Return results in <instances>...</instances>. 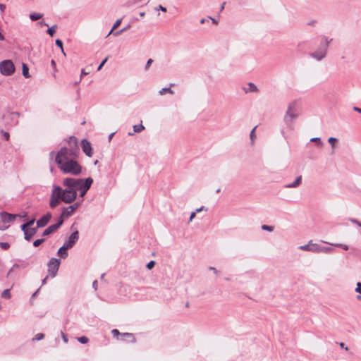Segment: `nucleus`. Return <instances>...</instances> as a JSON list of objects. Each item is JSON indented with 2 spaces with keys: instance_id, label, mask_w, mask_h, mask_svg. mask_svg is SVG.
<instances>
[{
  "instance_id": "nucleus-2",
  "label": "nucleus",
  "mask_w": 361,
  "mask_h": 361,
  "mask_svg": "<svg viewBox=\"0 0 361 361\" xmlns=\"http://www.w3.org/2000/svg\"><path fill=\"white\" fill-rule=\"evenodd\" d=\"M70 148L63 147L58 152L55 161L59 169L65 174L77 176L81 173L82 167L77 161L79 148L75 137H70Z\"/></svg>"
},
{
  "instance_id": "nucleus-37",
  "label": "nucleus",
  "mask_w": 361,
  "mask_h": 361,
  "mask_svg": "<svg viewBox=\"0 0 361 361\" xmlns=\"http://www.w3.org/2000/svg\"><path fill=\"white\" fill-rule=\"evenodd\" d=\"M262 229L264 230V231H267L271 232V231H274V227L271 226H267V225H262Z\"/></svg>"
},
{
  "instance_id": "nucleus-40",
  "label": "nucleus",
  "mask_w": 361,
  "mask_h": 361,
  "mask_svg": "<svg viewBox=\"0 0 361 361\" xmlns=\"http://www.w3.org/2000/svg\"><path fill=\"white\" fill-rule=\"evenodd\" d=\"M351 223L353 224H355L356 225H357L359 227L361 228V222L359 221L358 220L355 219H353V218H349L348 219Z\"/></svg>"
},
{
  "instance_id": "nucleus-14",
  "label": "nucleus",
  "mask_w": 361,
  "mask_h": 361,
  "mask_svg": "<svg viewBox=\"0 0 361 361\" xmlns=\"http://www.w3.org/2000/svg\"><path fill=\"white\" fill-rule=\"evenodd\" d=\"M301 182H302V176H299L295 178V180L293 183L286 185L285 188H297L301 184Z\"/></svg>"
},
{
  "instance_id": "nucleus-59",
  "label": "nucleus",
  "mask_w": 361,
  "mask_h": 361,
  "mask_svg": "<svg viewBox=\"0 0 361 361\" xmlns=\"http://www.w3.org/2000/svg\"><path fill=\"white\" fill-rule=\"evenodd\" d=\"M209 269L212 270V271H214V273L217 274V270L214 267H209Z\"/></svg>"
},
{
  "instance_id": "nucleus-29",
  "label": "nucleus",
  "mask_w": 361,
  "mask_h": 361,
  "mask_svg": "<svg viewBox=\"0 0 361 361\" xmlns=\"http://www.w3.org/2000/svg\"><path fill=\"white\" fill-rule=\"evenodd\" d=\"M331 245L334 247H341L344 250H348L349 249V247L348 245L343 244V243H334V244H331Z\"/></svg>"
},
{
  "instance_id": "nucleus-10",
  "label": "nucleus",
  "mask_w": 361,
  "mask_h": 361,
  "mask_svg": "<svg viewBox=\"0 0 361 361\" xmlns=\"http://www.w3.org/2000/svg\"><path fill=\"white\" fill-rule=\"evenodd\" d=\"M63 219H59L56 224H52V225L49 226L48 228H47L44 231L42 235L46 236V235L51 234V233H53L54 231L57 230L63 224Z\"/></svg>"
},
{
  "instance_id": "nucleus-35",
  "label": "nucleus",
  "mask_w": 361,
  "mask_h": 361,
  "mask_svg": "<svg viewBox=\"0 0 361 361\" xmlns=\"http://www.w3.org/2000/svg\"><path fill=\"white\" fill-rule=\"evenodd\" d=\"M56 45L57 47H59L61 49V51L63 53V54H65L64 51H63V42H62V41L61 39H57L56 40Z\"/></svg>"
},
{
  "instance_id": "nucleus-31",
  "label": "nucleus",
  "mask_w": 361,
  "mask_h": 361,
  "mask_svg": "<svg viewBox=\"0 0 361 361\" xmlns=\"http://www.w3.org/2000/svg\"><path fill=\"white\" fill-rule=\"evenodd\" d=\"M44 338V334L42 333H39L36 334V336L32 338L33 341H37L42 340Z\"/></svg>"
},
{
  "instance_id": "nucleus-22",
  "label": "nucleus",
  "mask_w": 361,
  "mask_h": 361,
  "mask_svg": "<svg viewBox=\"0 0 361 361\" xmlns=\"http://www.w3.org/2000/svg\"><path fill=\"white\" fill-rule=\"evenodd\" d=\"M42 16H43L42 14L39 13H32L30 14V18L32 21H35V20H37L42 18Z\"/></svg>"
},
{
  "instance_id": "nucleus-45",
  "label": "nucleus",
  "mask_w": 361,
  "mask_h": 361,
  "mask_svg": "<svg viewBox=\"0 0 361 361\" xmlns=\"http://www.w3.org/2000/svg\"><path fill=\"white\" fill-rule=\"evenodd\" d=\"M121 19H118L116 20V22L114 23V25H113V29H116L117 28L121 23Z\"/></svg>"
},
{
  "instance_id": "nucleus-13",
  "label": "nucleus",
  "mask_w": 361,
  "mask_h": 361,
  "mask_svg": "<svg viewBox=\"0 0 361 361\" xmlns=\"http://www.w3.org/2000/svg\"><path fill=\"white\" fill-rule=\"evenodd\" d=\"M297 102L293 101L288 104V108L286 113H299L297 108Z\"/></svg>"
},
{
  "instance_id": "nucleus-42",
  "label": "nucleus",
  "mask_w": 361,
  "mask_h": 361,
  "mask_svg": "<svg viewBox=\"0 0 361 361\" xmlns=\"http://www.w3.org/2000/svg\"><path fill=\"white\" fill-rule=\"evenodd\" d=\"M152 63H153V60L152 59H148V61L146 63L145 70L147 71L149 68V67Z\"/></svg>"
},
{
  "instance_id": "nucleus-5",
  "label": "nucleus",
  "mask_w": 361,
  "mask_h": 361,
  "mask_svg": "<svg viewBox=\"0 0 361 361\" xmlns=\"http://www.w3.org/2000/svg\"><path fill=\"white\" fill-rule=\"evenodd\" d=\"M61 260L57 258H51L47 266L48 272L52 276L55 277L60 266Z\"/></svg>"
},
{
  "instance_id": "nucleus-12",
  "label": "nucleus",
  "mask_w": 361,
  "mask_h": 361,
  "mask_svg": "<svg viewBox=\"0 0 361 361\" xmlns=\"http://www.w3.org/2000/svg\"><path fill=\"white\" fill-rule=\"evenodd\" d=\"M1 218L4 223H10L15 220L16 215L11 214L6 212H2L1 214Z\"/></svg>"
},
{
  "instance_id": "nucleus-57",
  "label": "nucleus",
  "mask_w": 361,
  "mask_h": 361,
  "mask_svg": "<svg viewBox=\"0 0 361 361\" xmlns=\"http://www.w3.org/2000/svg\"><path fill=\"white\" fill-rule=\"evenodd\" d=\"M353 110L361 114V108L355 106V107H353Z\"/></svg>"
},
{
  "instance_id": "nucleus-47",
  "label": "nucleus",
  "mask_w": 361,
  "mask_h": 361,
  "mask_svg": "<svg viewBox=\"0 0 361 361\" xmlns=\"http://www.w3.org/2000/svg\"><path fill=\"white\" fill-rule=\"evenodd\" d=\"M127 29V27H125V28L121 29L120 30L116 31L114 35H121L123 31H125Z\"/></svg>"
},
{
  "instance_id": "nucleus-26",
  "label": "nucleus",
  "mask_w": 361,
  "mask_h": 361,
  "mask_svg": "<svg viewBox=\"0 0 361 361\" xmlns=\"http://www.w3.org/2000/svg\"><path fill=\"white\" fill-rule=\"evenodd\" d=\"M328 142L331 144L333 152H334V149L336 147V143L337 142V138L331 137L329 138Z\"/></svg>"
},
{
  "instance_id": "nucleus-38",
  "label": "nucleus",
  "mask_w": 361,
  "mask_h": 361,
  "mask_svg": "<svg viewBox=\"0 0 361 361\" xmlns=\"http://www.w3.org/2000/svg\"><path fill=\"white\" fill-rule=\"evenodd\" d=\"M0 133L2 135V136L4 137L5 140H9L10 135L8 132H6V131H4L3 130H1L0 131Z\"/></svg>"
},
{
  "instance_id": "nucleus-21",
  "label": "nucleus",
  "mask_w": 361,
  "mask_h": 361,
  "mask_svg": "<svg viewBox=\"0 0 361 361\" xmlns=\"http://www.w3.org/2000/svg\"><path fill=\"white\" fill-rule=\"evenodd\" d=\"M166 93L173 94H174V92L173 90H171V87L162 88L161 90L159 91V95H164Z\"/></svg>"
},
{
  "instance_id": "nucleus-30",
  "label": "nucleus",
  "mask_w": 361,
  "mask_h": 361,
  "mask_svg": "<svg viewBox=\"0 0 361 361\" xmlns=\"http://www.w3.org/2000/svg\"><path fill=\"white\" fill-rule=\"evenodd\" d=\"M310 142H316L318 146H322L323 145L320 137H312L310 139Z\"/></svg>"
},
{
  "instance_id": "nucleus-39",
  "label": "nucleus",
  "mask_w": 361,
  "mask_h": 361,
  "mask_svg": "<svg viewBox=\"0 0 361 361\" xmlns=\"http://www.w3.org/2000/svg\"><path fill=\"white\" fill-rule=\"evenodd\" d=\"M256 128L257 127L255 126L254 128H252V130H251V132L250 133V139H251L252 142L254 141V140H255V138L256 137V135H255V129H256Z\"/></svg>"
},
{
  "instance_id": "nucleus-25",
  "label": "nucleus",
  "mask_w": 361,
  "mask_h": 361,
  "mask_svg": "<svg viewBox=\"0 0 361 361\" xmlns=\"http://www.w3.org/2000/svg\"><path fill=\"white\" fill-rule=\"evenodd\" d=\"M356 286L357 287L355 288V291L360 294V295L357 296V300H361V282L357 283Z\"/></svg>"
},
{
  "instance_id": "nucleus-64",
  "label": "nucleus",
  "mask_w": 361,
  "mask_h": 361,
  "mask_svg": "<svg viewBox=\"0 0 361 361\" xmlns=\"http://www.w3.org/2000/svg\"><path fill=\"white\" fill-rule=\"evenodd\" d=\"M225 4H226V2H224V3L222 4V5H221V8H220V10H221V11H222V10L224 8V6H225Z\"/></svg>"
},
{
  "instance_id": "nucleus-17",
  "label": "nucleus",
  "mask_w": 361,
  "mask_h": 361,
  "mask_svg": "<svg viewBox=\"0 0 361 361\" xmlns=\"http://www.w3.org/2000/svg\"><path fill=\"white\" fill-rule=\"evenodd\" d=\"M283 121L289 130H292L294 129V120H292V119L289 118L288 117L284 116Z\"/></svg>"
},
{
  "instance_id": "nucleus-6",
  "label": "nucleus",
  "mask_w": 361,
  "mask_h": 361,
  "mask_svg": "<svg viewBox=\"0 0 361 361\" xmlns=\"http://www.w3.org/2000/svg\"><path fill=\"white\" fill-rule=\"evenodd\" d=\"M299 249L304 251L319 253V245L312 243V240H310L307 244L300 246Z\"/></svg>"
},
{
  "instance_id": "nucleus-24",
  "label": "nucleus",
  "mask_w": 361,
  "mask_h": 361,
  "mask_svg": "<svg viewBox=\"0 0 361 361\" xmlns=\"http://www.w3.org/2000/svg\"><path fill=\"white\" fill-rule=\"evenodd\" d=\"M144 129H145V127L142 126V124H138V125L133 126L134 133H140Z\"/></svg>"
},
{
  "instance_id": "nucleus-4",
  "label": "nucleus",
  "mask_w": 361,
  "mask_h": 361,
  "mask_svg": "<svg viewBox=\"0 0 361 361\" xmlns=\"http://www.w3.org/2000/svg\"><path fill=\"white\" fill-rule=\"evenodd\" d=\"M15 72V66L11 60H4L0 62V73L3 75L9 76Z\"/></svg>"
},
{
  "instance_id": "nucleus-1",
  "label": "nucleus",
  "mask_w": 361,
  "mask_h": 361,
  "mask_svg": "<svg viewBox=\"0 0 361 361\" xmlns=\"http://www.w3.org/2000/svg\"><path fill=\"white\" fill-rule=\"evenodd\" d=\"M93 179L90 177L82 178H66L63 180V185L66 187L63 189L59 185H54L51 195L49 206L55 208L61 202L70 204L75 201L77 197V190L80 191V197H83L90 188Z\"/></svg>"
},
{
  "instance_id": "nucleus-63",
  "label": "nucleus",
  "mask_w": 361,
  "mask_h": 361,
  "mask_svg": "<svg viewBox=\"0 0 361 361\" xmlns=\"http://www.w3.org/2000/svg\"><path fill=\"white\" fill-rule=\"evenodd\" d=\"M281 134H282L283 137L284 138H286V133H285L284 130H281Z\"/></svg>"
},
{
  "instance_id": "nucleus-16",
  "label": "nucleus",
  "mask_w": 361,
  "mask_h": 361,
  "mask_svg": "<svg viewBox=\"0 0 361 361\" xmlns=\"http://www.w3.org/2000/svg\"><path fill=\"white\" fill-rule=\"evenodd\" d=\"M68 249V248L66 247V245L63 244V245L59 249V250L57 252L58 255L60 256L63 259H66L68 256V252H67Z\"/></svg>"
},
{
  "instance_id": "nucleus-32",
  "label": "nucleus",
  "mask_w": 361,
  "mask_h": 361,
  "mask_svg": "<svg viewBox=\"0 0 361 361\" xmlns=\"http://www.w3.org/2000/svg\"><path fill=\"white\" fill-rule=\"evenodd\" d=\"M57 26L56 25H54L51 26V27L48 28L47 33L49 34L51 36H53L54 34L56 32V29Z\"/></svg>"
},
{
  "instance_id": "nucleus-28",
  "label": "nucleus",
  "mask_w": 361,
  "mask_h": 361,
  "mask_svg": "<svg viewBox=\"0 0 361 361\" xmlns=\"http://www.w3.org/2000/svg\"><path fill=\"white\" fill-rule=\"evenodd\" d=\"M284 116L288 117L292 120H295L299 116V113H286Z\"/></svg>"
},
{
  "instance_id": "nucleus-19",
  "label": "nucleus",
  "mask_w": 361,
  "mask_h": 361,
  "mask_svg": "<svg viewBox=\"0 0 361 361\" xmlns=\"http://www.w3.org/2000/svg\"><path fill=\"white\" fill-rule=\"evenodd\" d=\"M22 73L25 78H29L30 77L29 68L25 63H23L22 65Z\"/></svg>"
},
{
  "instance_id": "nucleus-7",
  "label": "nucleus",
  "mask_w": 361,
  "mask_h": 361,
  "mask_svg": "<svg viewBox=\"0 0 361 361\" xmlns=\"http://www.w3.org/2000/svg\"><path fill=\"white\" fill-rule=\"evenodd\" d=\"M79 205L80 204L76 202L72 205L68 206V207L64 208L62 211L60 219H63V217L71 216L74 211L78 208Z\"/></svg>"
},
{
  "instance_id": "nucleus-36",
  "label": "nucleus",
  "mask_w": 361,
  "mask_h": 361,
  "mask_svg": "<svg viewBox=\"0 0 361 361\" xmlns=\"http://www.w3.org/2000/svg\"><path fill=\"white\" fill-rule=\"evenodd\" d=\"M10 247V245L8 243L6 242H1L0 243V247L3 250H7Z\"/></svg>"
},
{
  "instance_id": "nucleus-60",
  "label": "nucleus",
  "mask_w": 361,
  "mask_h": 361,
  "mask_svg": "<svg viewBox=\"0 0 361 361\" xmlns=\"http://www.w3.org/2000/svg\"><path fill=\"white\" fill-rule=\"evenodd\" d=\"M47 278L48 276L45 277L43 280H42V285H44L46 283H47Z\"/></svg>"
},
{
  "instance_id": "nucleus-52",
  "label": "nucleus",
  "mask_w": 361,
  "mask_h": 361,
  "mask_svg": "<svg viewBox=\"0 0 361 361\" xmlns=\"http://www.w3.org/2000/svg\"><path fill=\"white\" fill-rule=\"evenodd\" d=\"M157 9V10H161L163 12H166V8L162 6L161 5H159Z\"/></svg>"
},
{
  "instance_id": "nucleus-58",
  "label": "nucleus",
  "mask_w": 361,
  "mask_h": 361,
  "mask_svg": "<svg viewBox=\"0 0 361 361\" xmlns=\"http://www.w3.org/2000/svg\"><path fill=\"white\" fill-rule=\"evenodd\" d=\"M340 346L343 348H344L345 350H348V348L347 346H345V344L343 343H340Z\"/></svg>"
},
{
  "instance_id": "nucleus-33",
  "label": "nucleus",
  "mask_w": 361,
  "mask_h": 361,
  "mask_svg": "<svg viewBox=\"0 0 361 361\" xmlns=\"http://www.w3.org/2000/svg\"><path fill=\"white\" fill-rule=\"evenodd\" d=\"M78 341L80 343L85 344V343H87L88 342L89 339L86 336H81V337L78 338Z\"/></svg>"
},
{
  "instance_id": "nucleus-34",
  "label": "nucleus",
  "mask_w": 361,
  "mask_h": 361,
  "mask_svg": "<svg viewBox=\"0 0 361 361\" xmlns=\"http://www.w3.org/2000/svg\"><path fill=\"white\" fill-rule=\"evenodd\" d=\"M44 238H40V239H37L35 240L34 242H33V245L35 247H38L42 243H44Z\"/></svg>"
},
{
  "instance_id": "nucleus-23",
  "label": "nucleus",
  "mask_w": 361,
  "mask_h": 361,
  "mask_svg": "<svg viewBox=\"0 0 361 361\" xmlns=\"http://www.w3.org/2000/svg\"><path fill=\"white\" fill-rule=\"evenodd\" d=\"M121 336L125 338H129L131 339V341L133 343H135V338L134 337L133 334H131V333H123L121 334Z\"/></svg>"
},
{
  "instance_id": "nucleus-9",
  "label": "nucleus",
  "mask_w": 361,
  "mask_h": 361,
  "mask_svg": "<svg viewBox=\"0 0 361 361\" xmlns=\"http://www.w3.org/2000/svg\"><path fill=\"white\" fill-rule=\"evenodd\" d=\"M78 238H79L78 231H75L73 233H71V235L69 236L68 240L65 242L64 245H66V247L70 249L74 246V245L78 240Z\"/></svg>"
},
{
  "instance_id": "nucleus-18",
  "label": "nucleus",
  "mask_w": 361,
  "mask_h": 361,
  "mask_svg": "<svg viewBox=\"0 0 361 361\" xmlns=\"http://www.w3.org/2000/svg\"><path fill=\"white\" fill-rule=\"evenodd\" d=\"M248 86H249L248 89L244 88V91L245 92H257L258 91L257 86L254 83L249 82Z\"/></svg>"
},
{
  "instance_id": "nucleus-55",
  "label": "nucleus",
  "mask_w": 361,
  "mask_h": 361,
  "mask_svg": "<svg viewBox=\"0 0 361 361\" xmlns=\"http://www.w3.org/2000/svg\"><path fill=\"white\" fill-rule=\"evenodd\" d=\"M87 74H89L88 72H86L84 69H82L80 78H82L84 75H86Z\"/></svg>"
},
{
  "instance_id": "nucleus-56",
  "label": "nucleus",
  "mask_w": 361,
  "mask_h": 361,
  "mask_svg": "<svg viewBox=\"0 0 361 361\" xmlns=\"http://www.w3.org/2000/svg\"><path fill=\"white\" fill-rule=\"evenodd\" d=\"M92 286L94 288V290H97V281L95 280L93 281L92 283Z\"/></svg>"
},
{
  "instance_id": "nucleus-41",
  "label": "nucleus",
  "mask_w": 361,
  "mask_h": 361,
  "mask_svg": "<svg viewBox=\"0 0 361 361\" xmlns=\"http://www.w3.org/2000/svg\"><path fill=\"white\" fill-rule=\"evenodd\" d=\"M154 265H155V261L152 260L147 264L146 267L148 269H152L154 267Z\"/></svg>"
},
{
  "instance_id": "nucleus-8",
  "label": "nucleus",
  "mask_w": 361,
  "mask_h": 361,
  "mask_svg": "<svg viewBox=\"0 0 361 361\" xmlns=\"http://www.w3.org/2000/svg\"><path fill=\"white\" fill-rule=\"evenodd\" d=\"M81 146H82L83 152L87 157H91L93 154V149H92L90 142L87 140L83 139L81 141Z\"/></svg>"
},
{
  "instance_id": "nucleus-11",
  "label": "nucleus",
  "mask_w": 361,
  "mask_h": 361,
  "mask_svg": "<svg viewBox=\"0 0 361 361\" xmlns=\"http://www.w3.org/2000/svg\"><path fill=\"white\" fill-rule=\"evenodd\" d=\"M52 215L51 213L48 212L45 215H44L41 219L37 221V227L42 228L44 227L51 219Z\"/></svg>"
},
{
  "instance_id": "nucleus-48",
  "label": "nucleus",
  "mask_w": 361,
  "mask_h": 361,
  "mask_svg": "<svg viewBox=\"0 0 361 361\" xmlns=\"http://www.w3.org/2000/svg\"><path fill=\"white\" fill-rule=\"evenodd\" d=\"M61 337H62L63 341L65 343H68V338H67L66 335L63 332H62V331L61 332Z\"/></svg>"
},
{
  "instance_id": "nucleus-3",
  "label": "nucleus",
  "mask_w": 361,
  "mask_h": 361,
  "mask_svg": "<svg viewBox=\"0 0 361 361\" xmlns=\"http://www.w3.org/2000/svg\"><path fill=\"white\" fill-rule=\"evenodd\" d=\"M332 41V39H329L326 36L322 37V40L320 42L317 50L310 54V56L318 61H322L326 56L329 44Z\"/></svg>"
},
{
  "instance_id": "nucleus-53",
  "label": "nucleus",
  "mask_w": 361,
  "mask_h": 361,
  "mask_svg": "<svg viewBox=\"0 0 361 361\" xmlns=\"http://www.w3.org/2000/svg\"><path fill=\"white\" fill-rule=\"evenodd\" d=\"M6 9V6L3 4H0V11L1 13H4Z\"/></svg>"
},
{
  "instance_id": "nucleus-20",
  "label": "nucleus",
  "mask_w": 361,
  "mask_h": 361,
  "mask_svg": "<svg viewBox=\"0 0 361 361\" xmlns=\"http://www.w3.org/2000/svg\"><path fill=\"white\" fill-rule=\"evenodd\" d=\"M334 251V250L331 247H323L319 245V252L331 253Z\"/></svg>"
},
{
  "instance_id": "nucleus-61",
  "label": "nucleus",
  "mask_w": 361,
  "mask_h": 361,
  "mask_svg": "<svg viewBox=\"0 0 361 361\" xmlns=\"http://www.w3.org/2000/svg\"><path fill=\"white\" fill-rule=\"evenodd\" d=\"M209 18L212 20V23L214 24H217V20L214 18H212V17H209Z\"/></svg>"
},
{
  "instance_id": "nucleus-43",
  "label": "nucleus",
  "mask_w": 361,
  "mask_h": 361,
  "mask_svg": "<svg viewBox=\"0 0 361 361\" xmlns=\"http://www.w3.org/2000/svg\"><path fill=\"white\" fill-rule=\"evenodd\" d=\"M108 59L109 57L106 56L102 62L101 63L99 64V66H98L97 68V71H100L102 69V68L103 67V66L105 64V63L108 61Z\"/></svg>"
},
{
  "instance_id": "nucleus-15",
  "label": "nucleus",
  "mask_w": 361,
  "mask_h": 361,
  "mask_svg": "<svg viewBox=\"0 0 361 361\" xmlns=\"http://www.w3.org/2000/svg\"><path fill=\"white\" fill-rule=\"evenodd\" d=\"M37 227L29 228L27 231H25L24 238L26 240H30L37 231Z\"/></svg>"
},
{
  "instance_id": "nucleus-44",
  "label": "nucleus",
  "mask_w": 361,
  "mask_h": 361,
  "mask_svg": "<svg viewBox=\"0 0 361 361\" xmlns=\"http://www.w3.org/2000/svg\"><path fill=\"white\" fill-rule=\"evenodd\" d=\"M111 333L114 337H118V336H121V334L119 332L118 329H113Z\"/></svg>"
},
{
  "instance_id": "nucleus-27",
  "label": "nucleus",
  "mask_w": 361,
  "mask_h": 361,
  "mask_svg": "<svg viewBox=\"0 0 361 361\" xmlns=\"http://www.w3.org/2000/svg\"><path fill=\"white\" fill-rule=\"evenodd\" d=\"M1 297L5 298V299H9L11 298V293H10V289H6L4 290L2 293H1Z\"/></svg>"
},
{
  "instance_id": "nucleus-54",
  "label": "nucleus",
  "mask_w": 361,
  "mask_h": 361,
  "mask_svg": "<svg viewBox=\"0 0 361 361\" xmlns=\"http://www.w3.org/2000/svg\"><path fill=\"white\" fill-rule=\"evenodd\" d=\"M195 215H196L195 212L191 213L190 216V221H192L193 220V219L195 217Z\"/></svg>"
},
{
  "instance_id": "nucleus-50",
  "label": "nucleus",
  "mask_w": 361,
  "mask_h": 361,
  "mask_svg": "<svg viewBox=\"0 0 361 361\" xmlns=\"http://www.w3.org/2000/svg\"><path fill=\"white\" fill-rule=\"evenodd\" d=\"M34 223H35V219H32L25 224H27V227L30 228V226H32L34 224Z\"/></svg>"
},
{
  "instance_id": "nucleus-62",
  "label": "nucleus",
  "mask_w": 361,
  "mask_h": 361,
  "mask_svg": "<svg viewBox=\"0 0 361 361\" xmlns=\"http://www.w3.org/2000/svg\"><path fill=\"white\" fill-rule=\"evenodd\" d=\"M114 30H115V29H113V27H112V28H111V30L109 31V32L108 33V35H107V36H106V37L109 36V35H110L111 34H112V33L114 34Z\"/></svg>"
},
{
  "instance_id": "nucleus-49",
  "label": "nucleus",
  "mask_w": 361,
  "mask_h": 361,
  "mask_svg": "<svg viewBox=\"0 0 361 361\" xmlns=\"http://www.w3.org/2000/svg\"><path fill=\"white\" fill-rule=\"evenodd\" d=\"M202 211H207V208L204 207V206L201 207L200 208H198L195 210L196 213L200 212Z\"/></svg>"
},
{
  "instance_id": "nucleus-51",
  "label": "nucleus",
  "mask_w": 361,
  "mask_h": 361,
  "mask_svg": "<svg viewBox=\"0 0 361 361\" xmlns=\"http://www.w3.org/2000/svg\"><path fill=\"white\" fill-rule=\"evenodd\" d=\"M14 267H19V265H18V264H15L13 265V267H12V268L8 271V274H7V277L10 275V274H11V272H13V268H14Z\"/></svg>"
},
{
  "instance_id": "nucleus-46",
  "label": "nucleus",
  "mask_w": 361,
  "mask_h": 361,
  "mask_svg": "<svg viewBox=\"0 0 361 361\" xmlns=\"http://www.w3.org/2000/svg\"><path fill=\"white\" fill-rule=\"evenodd\" d=\"M21 230L23 231L24 234L25 233V231H27L29 229V227H27L26 224H23L21 225Z\"/></svg>"
}]
</instances>
